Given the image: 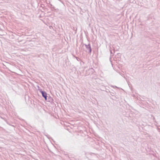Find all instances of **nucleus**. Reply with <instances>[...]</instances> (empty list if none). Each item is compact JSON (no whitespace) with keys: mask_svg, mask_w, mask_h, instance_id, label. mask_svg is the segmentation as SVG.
I'll return each instance as SVG.
<instances>
[{"mask_svg":"<svg viewBox=\"0 0 160 160\" xmlns=\"http://www.w3.org/2000/svg\"><path fill=\"white\" fill-rule=\"evenodd\" d=\"M41 92L43 97L45 98V99L46 100L47 97L46 93L45 92H43V91H41Z\"/></svg>","mask_w":160,"mask_h":160,"instance_id":"f257e3e1","label":"nucleus"}]
</instances>
